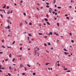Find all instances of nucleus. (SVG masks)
Masks as SVG:
<instances>
[{
    "instance_id": "f257e3e1",
    "label": "nucleus",
    "mask_w": 76,
    "mask_h": 76,
    "mask_svg": "<svg viewBox=\"0 0 76 76\" xmlns=\"http://www.w3.org/2000/svg\"><path fill=\"white\" fill-rule=\"evenodd\" d=\"M49 9H50V10H49V12L50 13H51V11H53V10H52V9L51 8H50Z\"/></svg>"
},
{
    "instance_id": "f03ea898",
    "label": "nucleus",
    "mask_w": 76,
    "mask_h": 76,
    "mask_svg": "<svg viewBox=\"0 0 76 76\" xmlns=\"http://www.w3.org/2000/svg\"><path fill=\"white\" fill-rule=\"evenodd\" d=\"M20 67H24V66H23V65L22 64H21Z\"/></svg>"
},
{
    "instance_id": "7ed1b4c3",
    "label": "nucleus",
    "mask_w": 76,
    "mask_h": 76,
    "mask_svg": "<svg viewBox=\"0 0 76 76\" xmlns=\"http://www.w3.org/2000/svg\"><path fill=\"white\" fill-rule=\"evenodd\" d=\"M53 34V33L52 32H50L49 34H48V35H52Z\"/></svg>"
},
{
    "instance_id": "20e7f679",
    "label": "nucleus",
    "mask_w": 76,
    "mask_h": 76,
    "mask_svg": "<svg viewBox=\"0 0 76 76\" xmlns=\"http://www.w3.org/2000/svg\"><path fill=\"white\" fill-rule=\"evenodd\" d=\"M9 57H10V58L12 57V54H11V53H10L9 55Z\"/></svg>"
},
{
    "instance_id": "39448f33",
    "label": "nucleus",
    "mask_w": 76,
    "mask_h": 76,
    "mask_svg": "<svg viewBox=\"0 0 76 76\" xmlns=\"http://www.w3.org/2000/svg\"><path fill=\"white\" fill-rule=\"evenodd\" d=\"M50 64V63H47L46 64H45V65H48V64Z\"/></svg>"
},
{
    "instance_id": "423d86ee",
    "label": "nucleus",
    "mask_w": 76,
    "mask_h": 76,
    "mask_svg": "<svg viewBox=\"0 0 76 76\" xmlns=\"http://www.w3.org/2000/svg\"><path fill=\"white\" fill-rule=\"evenodd\" d=\"M39 35H42V34L41 33H39Z\"/></svg>"
},
{
    "instance_id": "0eeeda50",
    "label": "nucleus",
    "mask_w": 76,
    "mask_h": 76,
    "mask_svg": "<svg viewBox=\"0 0 76 76\" xmlns=\"http://www.w3.org/2000/svg\"><path fill=\"white\" fill-rule=\"evenodd\" d=\"M47 24L48 25H50V23L48 22H47Z\"/></svg>"
},
{
    "instance_id": "6e6552de",
    "label": "nucleus",
    "mask_w": 76,
    "mask_h": 76,
    "mask_svg": "<svg viewBox=\"0 0 76 76\" xmlns=\"http://www.w3.org/2000/svg\"><path fill=\"white\" fill-rule=\"evenodd\" d=\"M71 3H74V1H73L72 0H71Z\"/></svg>"
},
{
    "instance_id": "1a4fd4ad",
    "label": "nucleus",
    "mask_w": 76,
    "mask_h": 76,
    "mask_svg": "<svg viewBox=\"0 0 76 76\" xmlns=\"http://www.w3.org/2000/svg\"><path fill=\"white\" fill-rule=\"evenodd\" d=\"M7 28L8 29H10V26H7Z\"/></svg>"
},
{
    "instance_id": "9d476101",
    "label": "nucleus",
    "mask_w": 76,
    "mask_h": 76,
    "mask_svg": "<svg viewBox=\"0 0 76 76\" xmlns=\"http://www.w3.org/2000/svg\"><path fill=\"white\" fill-rule=\"evenodd\" d=\"M28 36H29V37H31L32 35L31 34H29Z\"/></svg>"
},
{
    "instance_id": "9b49d317",
    "label": "nucleus",
    "mask_w": 76,
    "mask_h": 76,
    "mask_svg": "<svg viewBox=\"0 0 76 76\" xmlns=\"http://www.w3.org/2000/svg\"><path fill=\"white\" fill-rule=\"evenodd\" d=\"M46 4L47 5H49V3L46 2Z\"/></svg>"
},
{
    "instance_id": "f8f14e48",
    "label": "nucleus",
    "mask_w": 76,
    "mask_h": 76,
    "mask_svg": "<svg viewBox=\"0 0 76 76\" xmlns=\"http://www.w3.org/2000/svg\"><path fill=\"white\" fill-rule=\"evenodd\" d=\"M27 66H28V67H31V66H30L29 65V64H27Z\"/></svg>"
},
{
    "instance_id": "ddd939ff",
    "label": "nucleus",
    "mask_w": 76,
    "mask_h": 76,
    "mask_svg": "<svg viewBox=\"0 0 76 76\" xmlns=\"http://www.w3.org/2000/svg\"><path fill=\"white\" fill-rule=\"evenodd\" d=\"M7 75L9 76H11V74H10V73H8Z\"/></svg>"
},
{
    "instance_id": "4468645a",
    "label": "nucleus",
    "mask_w": 76,
    "mask_h": 76,
    "mask_svg": "<svg viewBox=\"0 0 76 76\" xmlns=\"http://www.w3.org/2000/svg\"><path fill=\"white\" fill-rule=\"evenodd\" d=\"M45 21H47L48 20V19L47 18H45Z\"/></svg>"
},
{
    "instance_id": "2eb2a0df",
    "label": "nucleus",
    "mask_w": 76,
    "mask_h": 76,
    "mask_svg": "<svg viewBox=\"0 0 76 76\" xmlns=\"http://www.w3.org/2000/svg\"><path fill=\"white\" fill-rule=\"evenodd\" d=\"M64 51H67V50H66L65 48L64 49Z\"/></svg>"
},
{
    "instance_id": "dca6fc26",
    "label": "nucleus",
    "mask_w": 76,
    "mask_h": 76,
    "mask_svg": "<svg viewBox=\"0 0 76 76\" xmlns=\"http://www.w3.org/2000/svg\"><path fill=\"white\" fill-rule=\"evenodd\" d=\"M15 41H14L13 42V43H12V45H13V44H15Z\"/></svg>"
},
{
    "instance_id": "f3484780",
    "label": "nucleus",
    "mask_w": 76,
    "mask_h": 76,
    "mask_svg": "<svg viewBox=\"0 0 76 76\" xmlns=\"http://www.w3.org/2000/svg\"><path fill=\"white\" fill-rule=\"evenodd\" d=\"M22 47H21L20 48V50L21 51L22 50Z\"/></svg>"
},
{
    "instance_id": "a211bd4d",
    "label": "nucleus",
    "mask_w": 76,
    "mask_h": 76,
    "mask_svg": "<svg viewBox=\"0 0 76 76\" xmlns=\"http://www.w3.org/2000/svg\"><path fill=\"white\" fill-rule=\"evenodd\" d=\"M61 7H58V9H61Z\"/></svg>"
},
{
    "instance_id": "6ab92c4d",
    "label": "nucleus",
    "mask_w": 76,
    "mask_h": 76,
    "mask_svg": "<svg viewBox=\"0 0 76 76\" xmlns=\"http://www.w3.org/2000/svg\"><path fill=\"white\" fill-rule=\"evenodd\" d=\"M29 25H32V23H29Z\"/></svg>"
},
{
    "instance_id": "aec40b11",
    "label": "nucleus",
    "mask_w": 76,
    "mask_h": 76,
    "mask_svg": "<svg viewBox=\"0 0 76 76\" xmlns=\"http://www.w3.org/2000/svg\"><path fill=\"white\" fill-rule=\"evenodd\" d=\"M66 72H70V71L69 70H68Z\"/></svg>"
},
{
    "instance_id": "412c9836",
    "label": "nucleus",
    "mask_w": 76,
    "mask_h": 76,
    "mask_svg": "<svg viewBox=\"0 0 76 76\" xmlns=\"http://www.w3.org/2000/svg\"><path fill=\"white\" fill-rule=\"evenodd\" d=\"M48 45H51V44L50 43V42H49L48 43Z\"/></svg>"
},
{
    "instance_id": "4be33fe9",
    "label": "nucleus",
    "mask_w": 76,
    "mask_h": 76,
    "mask_svg": "<svg viewBox=\"0 0 76 76\" xmlns=\"http://www.w3.org/2000/svg\"><path fill=\"white\" fill-rule=\"evenodd\" d=\"M57 25L58 26H59V23H57Z\"/></svg>"
},
{
    "instance_id": "5701e85b",
    "label": "nucleus",
    "mask_w": 76,
    "mask_h": 76,
    "mask_svg": "<svg viewBox=\"0 0 76 76\" xmlns=\"http://www.w3.org/2000/svg\"><path fill=\"white\" fill-rule=\"evenodd\" d=\"M44 45H45V46H47V44L45 43H44Z\"/></svg>"
},
{
    "instance_id": "b1692460",
    "label": "nucleus",
    "mask_w": 76,
    "mask_h": 76,
    "mask_svg": "<svg viewBox=\"0 0 76 76\" xmlns=\"http://www.w3.org/2000/svg\"><path fill=\"white\" fill-rule=\"evenodd\" d=\"M6 5H5L3 7V8H5V7H6Z\"/></svg>"
},
{
    "instance_id": "393cba45",
    "label": "nucleus",
    "mask_w": 76,
    "mask_h": 76,
    "mask_svg": "<svg viewBox=\"0 0 76 76\" xmlns=\"http://www.w3.org/2000/svg\"><path fill=\"white\" fill-rule=\"evenodd\" d=\"M9 69H10V70H12V67H11V66L9 67Z\"/></svg>"
},
{
    "instance_id": "a878e982",
    "label": "nucleus",
    "mask_w": 76,
    "mask_h": 76,
    "mask_svg": "<svg viewBox=\"0 0 76 76\" xmlns=\"http://www.w3.org/2000/svg\"><path fill=\"white\" fill-rule=\"evenodd\" d=\"M47 36H44V38H47Z\"/></svg>"
},
{
    "instance_id": "bb28decb",
    "label": "nucleus",
    "mask_w": 76,
    "mask_h": 76,
    "mask_svg": "<svg viewBox=\"0 0 76 76\" xmlns=\"http://www.w3.org/2000/svg\"><path fill=\"white\" fill-rule=\"evenodd\" d=\"M66 19H68V20H69V17H67L66 18Z\"/></svg>"
},
{
    "instance_id": "cd10ccee",
    "label": "nucleus",
    "mask_w": 76,
    "mask_h": 76,
    "mask_svg": "<svg viewBox=\"0 0 76 76\" xmlns=\"http://www.w3.org/2000/svg\"><path fill=\"white\" fill-rule=\"evenodd\" d=\"M15 58H13L12 59V61H15Z\"/></svg>"
},
{
    "instance_id": "c85d7f7f",
    "label": "nucleus",
    "mask_w": 76,
    "mask_h": 76,
    "mask_svg": "<svg viewBox=\"0 0 76 76\" xmlns=\"http://www.w3.org/2000/svg\"><path fill=\"white\" fill-rule=\"evenodd\" d=\"M36 75V74L35 73H33V75Z\"/></svg>"
},
{
    "instance_id": "c756f323",
    "label": "nucleus",
    "mask_w": 76,
    "mask_h": 76,
    "mask_svg": "<svg viewBox=\"0 0 76 76\" xmlns=\"http://www.w3.org/2000/svg\"><path fill=\"white\" fill-rule=\"evenodd\" d=\"M67 70V68L64 69V70Z\"/></svg>"
},
{
    "instance_id": "7c9ffc66",
    "label": "nucleus",
    "mask_w": 76,
    "mask_h": 76,
    "mask_svg": "<svg viewBox=\"0 0 76 76\" xmlns=\"http://www.w3.org/2000/svg\"><path fill=\"white\" fill-rule=\"evenodd\" d=\"M28 41H29V37H28Z\"/></svg>"
},
{
    "instance_id": "2f4dec72",
    "label": "nucleus",
    "mask_w": 76,
    "mask_h": 76,
    "mask_svg": "<svg viewBox=\"0 0 76 76\" xmlns=\"http://www.w3.org/2000/svg\"><path fill=\"white\" fill-rule=\"evenodd\" d=\"M64 53L65 54H67V52H64Z\"/></svg>"
},
{
    "instance_id": "473e14b6",
    "label": "nucleus",
    "mask_w": 76,
    "mask_h": 76,
    "mask_svg": "<svg viewBox=\"0 0 76 76\" xmlns=\"http://www.w3.org/2000/svg\"><path fill=\"white\" fill-rule=\"evenodd\" d=\"M0 16H1L2 17V18H3V15H2V14H1Z\"/></svg>"
},
{
    "instance_id": "72a5a7b5",
    "label": "nucleus",
    "mask_w": 76,
    "mask_h": 76,
    "mask_svg": "<svg viewBox=\"0 0 76 76\" xmlns=\"http://www.w3.org/2000/svg\"><path fill=\"white\" fill-rule=\"evenodd\" d=\"M25 75V73H23L22 74V75Z\"/></svg>"
},
{
    "instance_id": "f704fd0d",
    "label": "nucleus",
    "mask_w": 76,
    "mask_h": 76,
    "mask_svg": "<svg viewBox=\"0 0 76 76\" xmlns=\"http://www.w3.org/2000/svg\"><path fill=\"white\" fill-rule=\"evenodd\" d=\"M23 15L24 16H26V13H24Z\"/></svg>"
},
{
    "instance_id": "c9c22d12",
    "label": "nucleus",
    "mask_w": 76,
    "mask_h": 76,
    "mask_svg": "<svg viewBox=\"0 0 76 76\" xmlns=\"http://www.w3.org/2000/svg\"><path fill=\"white\" fill-rule=\"evenodd\" d=\"M71 42H73V43L74 42V41L73 40H71Z\"/></svg>"
},
{
    "instance_id": "e433bc0d",
    "label": "nucleus",
    "mask_w": 76,
    "mask_h": 76,
    "mask_svg": "<svg viewBox=\"0 0 76 76\" xmlns=\"http://www.w3.org/2000/svg\"><path fill=\"white\" fill-rule=\"evenodd\" d=\"M2 47H3V48H5V47L4 46H2Z\"/></svg>"
},
{
    "instance_id": "4c0bfd02",
    "label": "nucleus",
    "mask_w": 76,
    "mask_h": 76,
    "mask_svg": "<svg viewBox=\"0 0 76 76\" xmlns=\"http://www.w3.org/2000/svg\"><path fill=\"white\" fill-rule=\"evenodd\" d=\"M7 9H9V6H7Z\"/></svg>"
},
{
    "instance_id": "58836bf2",
    "label": "nucleus",
    "mask_w": 76,
    "mask_h": 76,
    "mask_svg": "<svg viewBox=\"0 0 76 76\" xmlns=\"http://www.w3.org/2000/svg\"><path fill=\"white\" fill-rule=\"evenodd\" d=\"M37 9L38 10V11H39V9L38 8H37Z\"/></svg>"
},
{
    "instance_id": "ea45409f",
    "label": "nucleus",
    "mask_w": 76,
    "mask_h": 76,
    "mask_svg": "<svg viewBox=\"0 0 76 76\" xmlns=\"http://www.w3.org/2000/svg\"><path fill=\"white\" fill-rule=\"evenodd\" d=\"M7 60H8V59H6L5 60V61H7Z\"/></svg>"
},
{
    "instance_id": "a19ab883",
    "label": "nucleus",
    "mask_w": 76,
    "mask_h": 76,
    "mask_svg": "<svg viewBox=\"0 0 76 76\" xmlns=\"http://www.w3.org/2000/svg\"><path fill=\"white\" fill-rule=\"evenodd\" d=\"M24 68L25 69V71H26V67H25Z\"/></svg>"
},
{
    "instance_id": "79ce46f5",
    "label": "nucleus",
    "mask_w": 76,
    "mask_h": 76,
    "mask_svg": "<svg viewBox=\"0 0 76 76\" xmlns=\"http://www.w3.org/2000/svg\"><path fill=\"white\" fill-rule=\"evenodd\" d=\"M56 1V0H54V3L55 4V2Z\"/></svg>"
},
{
    "instance_id": "37998d69",
    "label": "nucleus",
    "mask_w": 76,
    "mask_h": 76,
    "mask_svg": "<svg viewBox=\"0 0 76 76\" xmlns=\"http://www.w3.org/2000/svg\"><path fill=\"white\" fill-rule=\"evenodd\" d=\"M13 12V10H11L10 12V13H12V12Z\"/></svg>"
},
{
    "instance_id": "c03bdc74",
    "label": "nucleus",
    "mask_w": 76,
    "mask_h": 76,
    "mask_svg": "<svg viewBox=\"0 0 76 76\" xmlns=\"http://www.w3.org/2000/svg\"><path fill=\"white\" fill-rule=\"evenodd\" d=\"M3 11H4V13H6V12H5V11L4 10Z\"/></svg>"
},
{
    "instance_id": "a18cd8bd",
    "label": "nucleus",
    "mask_w": 76,
    "mask_h": 76,
    "mask_svg": "<svg viewBox=\"0 0 76 76\" xmlns=\"http://www.w3.org/2000/svg\"><path fill=\"white\" fill-rule=\"evenodd\" d=\"M10 12V11H9L8 12H7V14H9Z\"/></svg>"
},
{
    "instance_id": "49530a36",
    "label": "nucleus",
    "mask_w": 76,
    "mask_h": 76,
    "mask_svg": "<svg viewBox=\"0 0 76 76\" xmlns=\"http://www.w3.org/2000/svg\"><path fill=\"white\" fill-rule=\"evenodd\" d=\"M34 54L35 55H37V53L35 52H34Z\"/></svg>"
},
{
    "instance_id": "de8ad7c7",
    "label": "nucleus",
    "mask_w": 76,
    "mask_h": 76,
    "mask_svg": "<svg viewBox=\"0 0 76 76\" xmlns=\"http://www.w3.org/2000/svg\"><path fill=\"white\" fill-rule=\"evenodd\" d=\"M46 7H48H48H49V6H48V5H47V6H46Z\"/></svg>"
},
{
    "instance_id": "09e8293b",
    "label": "nucleus",
    "mask_w": 76,
    "mask_h": 76,
    "mask_svg": "<svg viewBox=\"0 0 76 76\" xmlns=\"http://www.w3.org/2000/svg\"><path fill=\"white\" fill-rule=\"evenodd\" d=\"M46 51H47V53H49V51H48L47 50H46Z\"/></svg>"
},
{
    "instance_id": "8fccbe9b",
    "label": "nucleus",
    "mask_w": 76,
    "mask_h": 76,
    "mask_svg": "<svg viewBox=\"0 0 76 76\" xmlns=\"http://www.w3.org/2000/svg\"><path fill=\"white\" fill-rule=\"evenodd\" d=\"M68 15L67 14H65V16H67Z\"/></svg>"
},
{
    "instance_id": "3c124183",
    "label": "nucleus",
    "mask_w": 76,
    "mask_h": 76,
    "mask_svg": "<svg viewBox=\"0 0 76 76\" xmlns=\"http://www.w3.org/2000/svg\"><path fill=\"white\" fill-rule=\"evenodd\" d=\"M1 69H4V67L1 68Z\"/></svg>"
},
{
    "instance_id": "603ef678",
    "label": "nucleus",
    "mask_w": 76,
    "mask_h": 76,
    "mask_svg": "<svg viewBox=\"0 0 76 76\" xmlns=\"http://www.w3.org/2000/svg\"><path fill=\"white\" fill-rule=\"evenodd\" d=\"M56 32H54V35H56Z\"/></svg>"
},
{
    "instance_id": "864d4df0",
    "label": "nucleus",
    "mask_w": 76,
    "mask_h": 76,
    "mask_svg": "<svg viewBox=\"0 0 76 76\" xmlns=\"http://www.w3.org/2000/svg\"><path fill=\"white\" fill-rule=\"evenodd\" d=\"M2 42H4V40L3 39L2 40Z\"/></svg>"
},
{
    "instance_id": "5fc2aeb1",
    "label": "nucleus",
    "mask_w": 76,
    "mask_h": 76,
    "mask_svg": "<svg viewBox=\"0 0 76 76\" xmlns=\"http://www.w3.org/2000/svg\"><path fill=\"white\" fill-rule=\"evenodd\" d=\"M58 66H60V64L59 63H58Z\"/></svg>"
},
{
    "instance_id": "6e6d98bb",
    "label": "nucleus",
    "mask_w": 76,
    "mask_h": 76,
    "mask_svg": "<svg viewBox=\"0 0 76 76\" xmlns=\"http://www.w3.org/2000/svg\"><path fill=\"white\" fill-rule=\"evenodd\" d=\"M14 71H15V72H16V69H14Z\"/></svg>"
},
{
    "instance_id": "4d7b16f0",
    "label": "nucleus",
    "mask_w": 76,
    "mask_h": 76,
    "mask_svg": "<svg viewBox=\"0 0 76 76\" xmlns=\"http://www.w3.org/2000/svg\"><path fill=\"white\" fill-rule=\"evenodd\" d=\"M69 8H72V6H69Z\"/></svg>"
},
{
    "instance_id": "13d9d810",
    "label": "nucleus",
    "mask_w": 76,
    "mask_h": 76,
    "mask_svg": "<svg viewBox=\"0 0 76 76\" xmlns=\"http://www.w3.org/2000/svg\"><path fill=\"white\" fill-rule=\"evenodd\" d=\"M69 35H70V36H72V34L70 33H69Z\"/></svg>"
},
{
    "instance_id": "bf43d9fd",
    "label": "nucleus",
    "mask_w": 76,
    "mask_h": 76,
    "mask_svg": "<svg viewBox=\"0 0 76 76\" xmlns=\"http://www.w3.org/2000/svg\"><path fill=\"white\" fill-rule=\"evenodd\" d=\"M2 31L4 33V30H2Z\"/></svg>"
},
{
    "instance_id": "052dcab7",
    "label": "nucleus",
    "mask_w": 76,
    "mask_h": 76,
    "mask_svg": "<svg viewBox=\"0 0 76 76\" xmlns=\"http://www.w3.org/2000/svg\"><path fill=\"white\" fill-rule=\"evenodd\" d=\"M39 26H41V23L39 24Z\"/></svg>"
},
{
    "instance_id": "680f3d73",
    "label": "nucleus",
    "mask_w": 76,
    "mask_h": 76,
    "mask_svg": "<svg viewBox=\"0 0 76 76\" xmlns=\"http://www.w3.org/2000/svg\"><path fill=\"white\" fill-rule=\"evenodd\" d=\"M55 15H57V12H56L55 13Z\"/></svg>"
},
{
    "instance_id": "e2e57ef3",
    "label": "nucleus",
    "mask_w": 76,
    "mask_h": 76,
    "mask_svg": "<svg viewBox=\"0 0 76 76\" xmlns=\"http://www.w3.org/2000/svg\"><path fill=\"white\" fill-rule=\"evenodd\" d=\"M50 49H51V50H53V48H51Z\"/></svg>"
},
{
    "instance_id": "0e129e2a",
    "label": "nucleus",
    "mask_w": 76,
    "mask_h": 76,
    "mask_svg": "<svg viewBox=\"0 0 76 76\" xmlns=\"http://www.w3.org/2000/svg\"><path fill=\"white\" fill-rule=\"evenodd\" d=\"M53 14H54V13H55V12H53Z\"/></svg>"
},
{
    "instance_id": "69168bd1",
    "label": "nucleus",
    "mask_w": 76,
    "mask_h": 76,
    "mask_svg": "<svg viewBox=\"0 0 76 76\" xmlns=\"http://www.w3.org/2000/svg\"><path fill=\"white\" fill-rule=\"evenodd\" d=\"M29 43H31V42L30 41H29Z\"/></svg>"
},
{
    "instance_id": "338daca9",
    "label": "nucleus",
    "mask_w": 76,
    "mask_h": 76,
    "mask_svg": "<svg viewBox=\"0 0 76 76\" xmlns=\"http://www.w3.org/2000/svg\"><path fill=\"white\" fill-rule=\"evenodd\" d=\"M1 53H3V52H0V54H1Z\"/></svg>"
},
{
    "instance_id": "774afa93",
    "label": "nucleus",
    "mask_w": 76,
    "mask_h": 76,
    "mask_svg": "<svg viewBox=\"0 0 76 76\" xmlns=\"http://www.w3.org/2000/svg\"><path fill=\"white\" fill-rule=\"evenodd\" d=\"M31 50V49H30V48H28V50Z\"/></svg>"
}]
</instances>
